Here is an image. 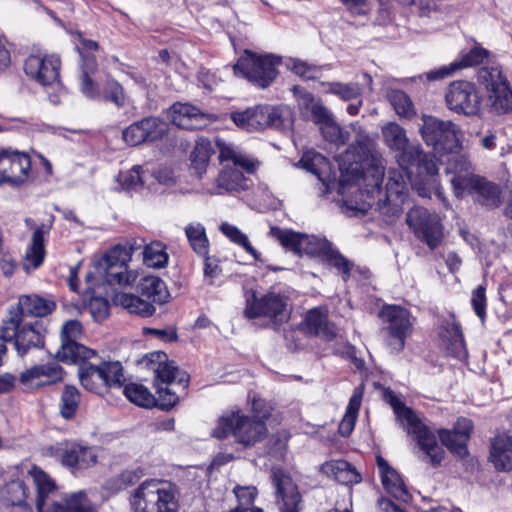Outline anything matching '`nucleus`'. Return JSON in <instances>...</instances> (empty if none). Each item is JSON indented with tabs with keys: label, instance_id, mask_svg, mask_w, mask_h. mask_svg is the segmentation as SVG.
<instances>
[{
	"label": "nucleus",
	"instance_id": "obj_6",
	"mask_svg": "<svg viewBox=\"0 0 512 512\" xmlns=\"http://www.w3.org/2000/svg\"><path fill=\"white\" fill-rule=\"evenodd\" d=\"M130 504L133 512H178L179 491L169 481L145 480L132 491Z\"/></svg>",
	"mask_w": 512,
	"mask_h": 512
},
{
	"label": "nucleus",
	"instance_id": "obj_8",
	"mask_svg": "<svg viewBox=\"0 0 512 512\" xmlns=\"http://www.w3.org/2000/svg\"><path fill=\"white\" fill-rule=\"evenodd\" d=\"M478 81L486 91V107L493 115L512 112V87L497 64L485 65L478 70Z\"/></svg>",
	"mask_w": 512,
	"mask_h": 512
},
{
	"label": "nucleus",
	"instance_id": "obj_16",
	"mask_svg": "<svg viewBox=\"0 0 512 512\" xmlns=\"http://www.w3.org/2000/svg\"><path fill=\"white\" fill-rule=\"evenodd\" d=\"M447 107L465 116H479L482 109V96L477 86L469 81L452 82L446 91Z\"/></svg>",
	"mask_w": 512,
	"mask_h": 512
},
{
	"label": "nucleus",
	"instance_id": "obj_4",
	"mask_svg": "<svg viewBox=\"0 0 512 512\" xmlns=\"http://www.w3.org/2000/svg\"><path fill=\"white\" fill-rule=\"evenodd\" d=\"M36 488V508L38 512H96L86 494L72 493L60 500L54 499L57 486L55 481L41 468L33 466L29 470Z\"/></svg>",
	"mask_w": 512,
	"mask_h": 512
},
{
	"label": "nucleus",
	"instance_id": "obj_53",
	"mask_svg": "<svg viewBox=\"0 0 512 512\" xmlns=\"http://www.w3.org/2000/svg\"><path fill=\"white\" fill-rule=\"evenodd\" d=\"M328 91L344 101L359 99L361 96V87L358 83L332 82L329 84Z\"/></svg>",
	"mask_w": 512,
	"mask_h": 512
},
{
	"label": "nucleus",
	"instance_id": "obj_35",
	"mask_svg": "<svg viewBox=\"0 0 512 512\" xmlns=\"http://www.w3.org/2000/svg\"><path fill=\"white\" fill-rule=\"evenodd\" d=\"M490 459L497 470L512 469V435L499 432L494 436L491 442Z\"/></svg>",
	"mask_w": 512,
	"mask_h": 512
},
{
	"label": "nucleus",
	"instance_id": "obj_39",
	"mask_svg": "<svg viewBox=\"0 0 512 512\" xmlns=\"http://www.w3.org/2000/svg\"><path fill=\"white\" fill-rule=\"evenodd\" d=\"M95 272L110 285L128 286L137 278L136 272L128 270V265L97 267Z\"/></svg>",
	"mask_w": 512,
	"mask_h": 512
},
{
	"label": "nucleus",
	"instance_id": "obj_31",
	"mask_svg": "<svg viewBox=\"0 0 512 512\" xmlns=\"http://www.w3.org/2000/svg\"><path fill=\"white\" fill-rule=\"evenodd\" d=\"M49 230L50 227L44 224L34 229L31 243L27 247L22 260V267L26 272L29 273L42 265L46 254L44 241Z\"/></svg>",
	"mask_w": 512,
	"mask_h": 512
},
{
	"label": "nucleus",
	"instance_id": "obj_25",
	"mask_svg": "<svg viewBox=\"0 0 512 512\" xmlns=\"http://www.w3.org/2000/svg\"><path fill=\"white\" fill-rule=\"evenodd\" d=\"M58 453L62 465L79 470L94 466L98 459L94 448L74 442L62 444Z\"/></svg>",
	"mask_w": 512,
	"mask_h": 512
},
{
	"label": "nucleus",
	"instance_id": "obj_5",
	"mask_svg": "<svg viewBox=\"0 0 512 512\" xmlns=\"http://www.w3.org/2000/svg\"><path fill=\"white\" fill-rule=\"evenodd\" d=\"M138 364L154 371L159 408L169 410L179 401V397L170 386L177 385L185 389L189 382L186 372L179 370L174 361H169L162 351H154L143 356Z\"/></svg>",
	"mask_w": 512,
	"mask_h": 512
},
{
	"label": "nucleus",
	"instance_id": "obj_34",
	"mask_svg": "<svg viewBox=\"0 0 512 512\" xmlns=\"http://www.w3.org/2000/svg\"><path fill=\"white\" fill-rule=\"evenodd\" d=\"M150 168L147 165H136L132 169L120 172L117 181L122 189L127 191L141 192L147 188L149 191L156 193L154 181H149Z\"/></svg>",
	"mask_w": 512,
	"mask_h": 512
},
{
	"label": "nucleus",
	"instance_id": "obj_1",
	"mask_svg": "<svg viewBox=\"0 0 512 512\" xmlns=\"http://www.w3.org/2000/svg\"><path fill=\"white\" fill-rule=\"evenodd\" d=\"M385 191L381 184V162H297L295 166L313 174L322 184L323 194L336 191L350 210L366 212L376 206L383 213L399 211L410 184L426 196V185L437 174L436 162H393Z\"/></svg>",
	"mask_w": 512,
	"mask_h": 512
},
{
	"label": "nucleus",
	"instance_id": "obj_32",
	"mask_svg": "<svg viewBox=\"0 0 512 512\" xmlns=\"http://www.w3.org/2000/svg\"><path fill=\"white\" fill-rule=\"evenodd\" d=\"M439 337L441 345L453 357L463 360L467 356V349L459 324L455 321H446L442 324Z\"/></svg>",
	"mask_w": 512,
	"mask_h": 512
},
{
	"label": "nucleus",
	"instance_id": "obj_63",
	"mask_svg": "<svg viewBox=\"0 0 512 512\" xmlns=\"http://www.w3.org/2000/svg\"><path fill=\"white\" fill-rule=\"evenodd\" d=\"M33 157L38 158V160H47L44 156L37 153L34 149H30L29 151H20L12 148H1L0 149V160L18 158L24 160H31Z\"/></svg>",
	"mask_w": 512,
	"mask_h": 512
},
{
	"label": "nucleus",
	"instance_id": "obj_36",
	"mask_svg": "<svg viewBox=\"0 0 512 512\" xmlns=\"http://www.w3.org/2000/svg\"><path fill=\"white\" fill-rule=\"evenodd\" d=\"M377 466L386 491L397 500L407 501L409 494L400 475L381 456L377 457Z\"/></svg>",
	"mask_w": 512,
	"mask_h": 512
},
{
	"label": "nucleus",
	"instance_id": "obj_61",
	"mask_svg": "<svg viewBox=\"0 0 512 512\" xmlns=\"http://www.w3.org/2000/svg\"><path fill=\"white\" fill-rule=\"evenodd\" d=\"M471 305L475 314L484 322L486 317V294L485 288L479 285L472 292Z\"/></svg>",
	"mask_w": 512,
	"mask_h": 512
},
{
	"label": "nucleus",
	"instance_id": "obj_7",
	"mask_svg": "<svg viewBox=\"0 0 512 512\" xmlns=\"http://www.w3.org/2000/svg\"><path fill=\"white\" fill-rule=\"evenodd\" d=\"M139 296L133 294H116L114 302L131 314L149 317L154 314V304L167 302L170 294L163 280L156 276H146L138 284Z\"/></svg>",
	"mask_w": 512,
	"mask_h": 512
},
{
	"label": "nucleus",
	"instance_id": "obj_18",
	"mask_svg": "<svg viewBox=\"0 0 512 512\" xmlns=\"http://www.w3.org/2000/svg\"><path fill=\"white\" fill-rule=\"evenodd\" d=\"M406 221L415 235L425 241L430 249L439 246L443 237V227L436 214L429 213L423 207H414L408 211Z\"/></svg>",
	"mask_w": 512,
	"mask_h": 512
},
{
	"label": "nucleus",
	"instance_id": "obj_46",
	"mask_svg": "<svg viewBox=\"0 0 512 512\" xmlns=\"http://www.w3.org/2000/svg\"><path fill=\"white\" fill-rule=\"evenodd\" d=\"M387 98L400 117L412 118L416 114L414 104L405 92L397 89L390 90Z\"/></svg>",
	"mask_w": 512,
	"mask_h": 512
},
{
	"label": "nucleus",
	"instance_id": "obj_42",
	"mask_svg": "<svg viewBox=\"0 0 512 512\" xmlns=\"http://www.w3.org/2000/svg\"><path fill=\"white\" fill-rule=\"evenodd\" d=\"M185 235L193 251L199 256L209 252V240L205 227L201 223H190L185 227Z\"/></svg>",
	"mask_w": 512,
	"mask_h": 512
},
{
	"label": "nucleus",
	"instance_id": "obj_9",
	"mask_svg": "<svg viewBox=\"0 0 512 512\" xmlns=\"http://www.w3.org/2000/svg\"><path fill=\"white\" fill-rule=\"evenodd\" d=\"M281 57L245 50L233 66L234 74L247 79L258 88H267L276 79Z\"/></svg>",
	"mask_w": 512,
	"mask_h": 512
},
{
	"label": "nucleus",
	"instance_id": "obj_55",
	"mask_svg": "<svg viewBox=\"0 0 512 512\" xmlns=\"http://www.w3.org/2000/svg\"><path fill=\"white\" fill-rule=\"evenodd\" d=\"M233 493L237 498L238 505L235 510L258 509L254 506L257 497V489L254 486H235Z\"/></svg>",
	"mask_w": 512,
	"mask_h": 512
},
{
	"label": "nucleus",
	"instance_id": "obj_11",
	"mask_svg": "<svg viewBox=\"0 0 512 512\" xmlns=\"http://www.w3.org/2000/svg\"><path fill=\"white\" fill-rule=\"evenodd\" d=\"M266 434L267 428L263 421L245 416L240 411L221 417L213 430L216 438L223 439L232 435L238 443L246 447L261 441Z\"/></svg>",
	"mask_w": 512,
	"mask_h": 512
},
{
	"label": "nucleus",
	"instance_id": "obj_2",
	"mask_svg": "<svg viewBox=\"0 0 512 512\" xmlns=\"http://www.w3.org/2000/svg\"><path fill=\"white\" fill-rule=\"evenodd\" d=\"M439 163L445 165L447 175H451L450 182L457 198H462L467 192L476 203L490 209L497 208L502 203L500 185L474 174L470 162Z\"/></svg>",
	"mask_w": 512,
	"mask_h": 512
},
{
	"label": "nucleus",
	"instance_id": "obj_38",
	"mask_svg": "<svg viewBox=\"0 0 512 512\" xmlns=\"http://www.w3.org/2000/svg\"><path fill=\"white\" fill-rule=\"evenodd\" d=\"M376 143L366 134L359 133L355 141L347 148V160H378Z\"/></svg>",
	"mask_w": 512,
	"mask_h": 512
},
{
	"label": "nucleus",
	"instance_id": "obj_56",
	"mask_svg": "<svg viewBox=\"0 0 512 512\" xmlns=\"http://www.w3.org/2000/svg\"><path fill=\"white\" fill-rule=\"evenodd\" d=\"M322 260L336 268L342 274L344 281L349 278L353 264L342 256L337 249L332 247Z\"/></svg>",
	"mask_w": 512,
	"mask_h": 512
},
{
	"label": "nucleus",
	"instance_id": "obj_24",
	"mask_svg": "<svg viewBox=\"0 0 512 512\" xmlns=\"http://www.w3.org/2000/svg\"><path fill=\"white\" fill-rule=\"evenodd\" d=\"M64 371L55 362L34 365L24 370L19 376V382L29 390L40 389L63 379Z\"/></svg>",
	"mask_w": 512,
	"mask_h": 512
},
{
	"label": "nucleus",
	"instance_id": "obj_27",
	"mask_svg": "<svg viewBox=\"0 0 512 512\" xmlns=\"http://www.w3.org/2000/svg\"><path fill=\"white\" fill-rule=\"evenodd\" d=\"M168 115L174 125L186 130L201 129L209 120L208 114L190 103H174Z\"/></svg>",
	"mask_w": 512,
	"mask_h": 512
},
{
	"label": "nucleus",
	"instance_id": "obj_22",
	"mask_svg": "<svg viewBox=\"0 0 512 512\" xmlns=\"http://www.w3.org/2000/svg\"><path fill=\"white\" fill-rule=\"evenodd\" d=\"M259 132L274 129L289 132L294 124V112L287 105H256L254 106Z\"/></svg>",
	"mask_w": 512,
	"mask_h": 512
},
{
	"label": "nucleus",
	"instance_id": "obj_10",
	"mask_svg": "<svg viewBox=\"0 0 512 512\" xmlns=\"http://www.w3.org/2000/svg\"><path fill=\"white\" fill-rule=\"evenodd\" d=\"M0 339L13 341L18 355L24 356L29 350L44 346L43 326L37 320L21 321L13 312L1 322Z\"/></svg>",
	"mask_w": 512,
	"mask_h": 512
},
{
	"label": "nucleus",
	"instance_id": "obj_54",
	"mask_svg": "<svg viewBox=\"0 0 512 512\" xmlns=\"http://www.w3.org/2000/svg\"><path fill=\"white\" fill-rule=\"evenodd\" d=\"M320 128L321 134L323 138L337 146L344 145L349 138V133L344 131L335 121L334 119L330 122L322 125Z\"/></svg>",
	"mask_w": 512,
	"mask_h": 512
},
{
	"label": "nucleus",
	"instance_id": "obj_12",
	"mask_svg": "<svg viewBox=\"0 0 512 512\" xmlns=\"http://www.w3.org/2000/svg\"><path fill=\"white\" fill-rule=\"evenodd\" d=\"M82 386L91 392L102 395L107 388H120L123 381V368L120 362H102L99 365L82 363L78 369Z\"/></svg>",
	"mask_w": 512,
	"mask_h": 512
},
{
	"label": "nucleus",
	"instance_id": "obj_49",
	"mask_svg": "<svg viewBox=\"0 0 512 512\" xmlns=\"http://www.w3.org/2000/svg\"><path fill=\"white\" fill-rule=\"evenodd\" d=\"M130 256L126 253L121 244L111 247L98 261L95 262L94 268L109 266L128 265Z\"/></svg>",
	"mask_w": 512,
	"mask_h": 512
},
{
	"label": "nucleus",
	"instance_id": "obj_14",
	"mask_svg": "<svg viewBox=\"0 0 512 512\" xmlns=\"http://www.w3.org/2000/svg\"><path fill=\"white\" fill-rule=\"evenodd\" d=\"M270 235L277 239L284 248L291 250L298 255L304 253L323 259V257L333 247L332 243L325 238L298 233L278 227H271Z\"/></svg>",
	"mask_w": 512,
	"mask_h": 512
},
{
	"label": "nucleus",
	"instance_id": "obj_60",
	"mask_svg": "<svg viewBox=\"0 0 512 512\" xmlns=\"http://www.w3.org/2000/svg\"><path fill=\"white\" fill-rule=\"evenodd\" d=\"M214 153L215 149L211 141L208 138L199 137L195 141L190 160H210Z\"/></svg>",
	"mask_w": 512,
	"mask_h": 512
},
{
	"label": "nucleus",
	"instance_id": "obj_44",
	"mask_svg": "<svg viewBox=\"0 0 512 512\" xmlns=\"http://www.w3.org/2000/svg\"><path fill=\"white\" fill-rule=\"evenodd\" d=\"M80 403V392L72 385H66L59 401V411L63 418L71 419L75 416Z\"/></svg>",
	"mask_w": 512,
	"mask_h": 512
},
{
	"label": "nucleus",
	"instance_id": "obj_13",
	"mask_svg": "<svg viewBox=\"0 0 512 512\" xmlns=\"http://www.w3.org/2000/svg\"><path fill=\"white\" fill-rule=\"evenodd\" d=\"M421 136L428 146L439 156L452 154L459 148L456 125L450 120H440L433 116H423Z\"/></svg>",
	"mask_w": 512,
	"mask_h": 512
},
{
	"label": "nucleus",
	"instance_id": "obj_3",
	"mask_svg": "<svg viewBox=\"0 0 512 512\" xmlns=\"http://www.w3.org/2000/svg\"><path fill=\"white\" fill-rule=\"evenodd\" d=\"M383 400L392 408L407 433L412 435L417 442L421 455L420 459L431 465H439L444 458L445 451L438 443L431 429L414 413L406 407L398 396L389 388L382 393Z\"/></svg>",
	"mask_w": 512,
	"mask_h": 512
},
{
	"label": "nucleus",
	"instance_id": "obj_45",
	"mask_svg": "<svg viewBox=\"0 0 512 512\" xmlns=\"http://www.w3.org/2000/svg\"><path fill=\"white\" fill-rule=\"evenodd\" d=\"M220 231L232 242L242 247L255 260L260 261L259 253L251 245L246 234H244L240 229H238V227L227 222H224L220 226Z\"/></svg>",
	"mask_w": 512,
	"mask_h": 512
},
{
	"label": "nucleus",
	"instance_id": "obj_20",
	"mask_svg": "<svg viewBox=\"0 0 512 512\" xmlns=\"http://www.w3.org/2000/svg\"><path fill=\"white\" fill-rule=\"evenodd\" d=\"M381 132L386 146L397 152L401 160H426L421 145L411 142L406 130L396 122H388L382 127Z\"/></svg>",
	"mask_w": 512,
	"mask_h": 512
},
{
	"label": "nucleus",
	"instance_id": "obj_30",
	"mask_svg": "<svg viewBox=\"0 0 512 512\" xmlns=\"http://www.w3.org/2000/svg\"><path fill=\"white\" fill-rule=\"evenodd\" d=\"M273 482L282 501V512H298L301 496L292 478L281 469L273 470Z\"/></svg>",
	"mask_w": 512,
	"mask_h": 512
},
{
	"label": "nucleus",
	"instance_id": "obj_52",
	"mask_svg": "<svg viewBox=\"0 0 512 512\" xmlns=\"http://www.w3.org/2000/svg\"><path fill=\"white\" fill-rule=\"evenodd\" d=\"M176 174L167 165H159L158 167L151 168L149 172V181H154L157 192H160L159 186H172L176 183Z\"/></svg>",
	"mask_w": 512,
	"mask_h": 512
},
{
	"label": "nucleus",
	"instance_id": "obj_48",
	"mask_svg": "<svg viewBox=\"0 0 512 512\" xmlns=\"http://www.w3.org/2000/svg\"><path fill=\"white\" fill-rule=\"evenodd\" d=\"M27 496V487L24 481L20 479L10 481L2 492L3 502L8 507L24 502Z\"/></svg>",
	"mask_w": 512,
	"mask_h": 512
},
{
	"label": "nucleus",
	"instance_id": "obj_26",
	"mask_svg": "<svg viewBox=\"0 0 512 512\" xmlns=\"http://www.w3.org/2000/svg\"><path fill=\"white\" fill-rule=\"evenodd\" d=\"M472 422L467 418H458L453 429H439L442 444L452 453L464 457L467 454V442L470 439Z\"/></svg>",
	"mask_w": 512,
	"mask_h": 512
},
{
	"label": "nucleus",
	"instance_id": "obj_64",
	"mask_svg": "<svg viewBox=\"0 0 512 512\" xmlns=\"http://www.w3.org/2000/svg\"><path fill=\"white\" fill-rule=\"evenodd\" d=\"M89 311L95 321H103L108 316V301L102 297H95L91 299L89 303Z\"/></svg>",
	"mask_w": 512,
	"mask_h": 512
},
{
	"label": "nucleus",
	"instance_id": "obj_15",
	"mask_svg": "<svg viewBox=\"0 0 512 512\" xmlns=\"http://www.w3.org/2000/svg\"><path fill=\"white\" fill-rule=\"evenodd\" d=\"M387 333V343L392 350L399 352L411 334L412 321L409 311L398 305H385L379 314Z\"/></svg>",
	"mask_w": 512,
	"mask_h": 512
},
{
	"label": "nucleus",
	"instance_id": "obj_47",
	"mask_svg": "<svg viewBox=\"0 0 512 512\" xmlns=\"http://www.w3.org/2000/svg\"><path fill=\"white\" fill-rule=\"evenodd\" d=\"M143 261L148 267H164L168 262V255L165 252L164 244L154 241L146 245L143 251Z\"/></svg>",
	"mask_w": 512,
	"mask_h": 512
},
{
	"label": "nucleus",
	"instance_id": "obj_50",
	"mask_svg": "<svg viewBox=\"0 0 512 512\" xmlns=\"http://www.w3.org/2000/svg\"><path fill=\"white\" fill-rule=\"evenodd\" d=\"M5 162H0V184L7 182L11 185H19L28 178V171L31 168V162H11V169L18 170L19 174L8 175Z\"/></svg>",
	"mask_w": 512,
	"mask_h": 512
},
{
	"label": "nucleus",
	"instance_id": "obj_59",
	"mask_svg": "<svg viewBox=\"0 0 512 512\" xmlns=\"http://www.w3.org/2000/svg\"><path fill=\"white\" fill-rule=\"evenodd\" d=\"M103 98L121 108L126 103V95L121 84L111 79L103 86Z\"/></svg>",
	"mask_w": 512,
	"mask_h": 512
},
{
	"label": "nucleus",
	"instance_id": "obj_37",
	"mask_svg": "<svg viewBox=\"0 0 512 512\" xmlns=\"http://www.w3.org/2000/svg\"><path fill=\"white\" fill-rule=\"evenodd\" d=\"M320 471L343 485L357 484L361 481V476L356 469L342 459L323 463L320 466Z\"/></svg>",
	"mask_w": 512,
	"mask_h": 512
},
{
	"label": "nucleus",
	"instance_id": "obj_43",
	"mask_svg": "<svg viewBox=\"0 0 512 512\" xmlns=\"http://www.w3.org/2000/svg\"><path fill=\"white\" fill-rule=\"evenodd\" d=\"M300 106L310 111L313 122L319 127L333 120L331 112L311 93H305L301 97Z\"/></svg>",
	"mask_w": 512,
	"mask_h": 512
},
{
	"label": "nucleus",
	"instance_id": "obj_41",
	"mask_svg": "<svg viewBox=\"0 0 512 512\" xmlns=\"http://www.w3.org/2000/svg\"><path fill=\"white\" fill-rule=\"evenodd\" d=\"M123 393L126 398L143 408H152L154 406L159 407V397L156 398L147 387L139 383H129L124 389Z\"/></svg>",
	"mask_w": 512,
	"mask_h": 512
},
{
	"label": "nucleus",
	"instance_id": "obj_28",
	"mask_svg": "<svg viewBox=\"0 0 512 512\" xmlns=\"http://www.w3.org/2000/svg\"><path fill=\"white\" fill-rule=\"evenodd\" d=\"M489 55L490 52L488 50L482 47H474L464 54L460 61L441 66L425 73L424 75L428 81L441 80L453 75L456 71L462 68L483 64L486 60L488 64Z\"/></svg>",
	"mask_w": 512,
	"mask_h": 512
},
{
	"label": "nucleus",
	"instance_id": "obj_23",
	"mask_svg": "<svg viewBox=\"0 0 512 512\" xmlns=\"http://www.w3.org/2000/svg\"><path fill=\"white\" fill-rule=\"evenodd\" d=\"M257 162H231L226 164L216 179V194L239 191L247 188L245 173L252 174Z\"/></svg>",
	"mask_w": 512,
	"mask_h": 512
},
{
	"label": "nucleus",
	"instance_id": "obj_62",
	"mask_svg": "<svg viewBox=\"0 0 512 512\" xmlns=\"http://www.w3.org/2000/svg\"><path fill=\"white\" fill-rule=\"evenodd\" d=\"M82 334V325L77 320H69L63 324L61 330V343L77 342Z\"/></svg>",
	"mask_w": 512,
	"mask_h": 512
},
{
	"label": "nucleus",
	"instance_id": "obj_17",
	"mask_svg": "<svg viewBox=\"0 0 512 512\" xmlns=\"http://www.w3.org/2000/svg\"><path fill=\"white\" fill-rule=\"evenodd\" d=\"M246 308L245 316L248 318H256L265 316L274 319L276 323H282L288 319L286 309V298L280 294L268 293L258 299L253 290L246 291Z\"/></svg>",
	"mask_w": 512,
	"mask_h": 512
},
{
	"label": "nucleus",
	"instance_id": "obj_33",
	"mask_svg": "<svg viewBox=\"0 0 512 512\" xmlns=\"http://www.w3.org/2000/svg\"><path fill=\"white\" fill-rule=\"evenodd\" d=\"M304 330L327 341L336 337V328L328 321L327 309L321 307L313 308L306 313Z\"/></svg>",
	"mask_w": 512,
	"mask_h": 512
},
{
	"label": "nucleus",
	"instance_id": "obj_21",
	"mask_svg": "<svg viewBox=\"0 0 512 512\" xmlns=\"http://www.w3.org/2000/svg\"><path fill=\"white\" fill-rule=\"evenodd\" d=\"M61 60L57 55L31 54L24 63V71L31 79L43 86L58 80Z\"/></svg>",
	"mask_w": 512,
	"mask_h": 512
},
{
	"label": "nucleus",
	"instance_id": "obj_29",
	"mask_svg": "<svg viewBox=\"0 0 512 512\" xmlns=\"http://www.w3.org/2000/svg\"><path fill=\"white\" fill-rule=\"evenodd\" d=\"M56 307L53 300L39 295H22L15 306H11L7 316L14 312L21 321H27V316L44 317L50 314Z\"/></svg>",
	"mask_w": 512,
	"mask_h": 512
},
{
	"label": "nucleus",
	"instance_id": "obj_40",
	"mask_svg": "<svg viewBox=\"0 0 512 512\" xmlns=\"http://www.w3.org/2000/svg\"><path fill=\"white\" fill-rule=\"evenodd\" d=\"M96 352L85 347L78 342L61 343L56 357L64 363H87L86 361L94 357Z\"/></svg>",
	"mask_w": 512,
	"mask_h": 512
},
{
	"label": "nucleus",
	"instance_id": "obj_19",
	"mask_svg": "<svg viewBox=\"0 0 512 512\" xmlns=\"http://www.w3.org/2000/svg\"><path fill=\"white\" fill-rule=\"evenodd\" d=\"M169 130V124L155 116L145 117L126 127L122 138L130 146L151 143L161 140Z\"/></svg>",
	"mask_w": 512,
	"mask_h": 512
},
{
	"label": "nucleus",
	"instance_id": "obj_51",
	"mask_svg": "<svg viewBox=\"0 0 512 512\" xmlns=\"http://www.w3.org/2000/svg\"><path fill=\"white\" fill-rule=\"evenodd\" d=\"M230 119L237 127L247 132H259L254 107H249L243 111L232 112Z\"/></svg>",
	"mask_w": 512,
	"mask_h": 512
},
{
	"label": "nucleus",
	"instance_id": "obj_58",
	"mask_svg": "<svg viewBox=\"0 0 512 512\" xmlns=\"http://www.w3.org/2000/svg\"><path fill=\"white\" fill-rule=\"evenodd\" d=\"M135 480V474L132 471H123L119 475L113 476L110 479H108L103 488L109 493V494H116L124 489H126L128 486L132 485Z\"/></svg>",
	"mask_w": 512,
	"mask_h": 512
},
{
	"label": "nucleus",
	"instance_id": "obj_57",
	"mask_svg": "<svg viewBox=\"0 0 512 512\" xmlns=\"http://www.w3.org/2000/svg\"><path fill=\"white\" fill-rule=\"evenodd\" d=\"M287 66L295 74L304 79H316L321 75L320 66L309 64L297 58L289 59Z\"/></svg>",
	"mask_w": 512,
	"mask_h": 512
}]
</instances>
